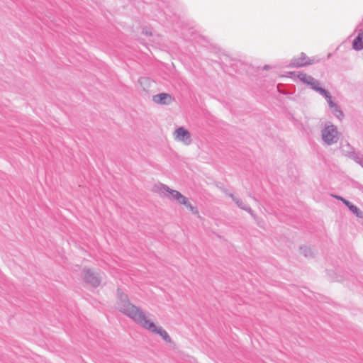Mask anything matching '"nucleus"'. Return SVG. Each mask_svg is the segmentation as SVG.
Masks as SVG:
<instances>
[{
	"label": "nucleus",
	"instance_id": "1",
	"mask_svg": "<svg viewBox=\"0 0 363 363\" xmlns=\"http://www.w3.org/2000/svg\"><path fill=\"white\" fill-rule=\"evenodd\" d=\"M118 308L143 328L160 335L164 341L171 342V337L166 330L162 327H158L140 308L130 303L126 298L121 300L118 303Z\"/></svg>",
	"mask_w": 363,
	"mask_h": 363
},
{
	"label": "nucleus",
	"instance_id": "2",
	"mask_svg": "<svg viewBox=\"0 0 363 363\" xmlns=\"http://www.w3.org/2000/svg\"><path fill=\"white\" fill-rule=\"evenodd\" d=\"M81 275L84 281L90 287L96 288L101 282L100 274L95 269L84 267Z\"/></svg>",
	"mask_w": 363,
	"mask_h": 363
},
{
	"label": "nucleus",
	"instance_id": "3",
	"mask_svg": "<svg viewBox=\"0 0 363 363\" xmlns=\"http://www.w3.org/2000/svg\"><path fill=\"white\" fill-rule=\"evenodd\" d=\"M162 189L166 191L168 194L165 195L167 198L172 200H174L177 201L179 204L185 206L189 211H191L194 213H197L198 211L196 208H194L189 202V199L182 195L180 192L170 189L167 186H162Z\"/></svg>",
	"mask_w": 363,
	"mask_h": 363
},
{
	"label": "nucleus",
	"instance_id": "4",
	"mask_svg": "<svg viewBox=\"0 0 363 363\" xmlns=\"http://www.w3.org/2000/svg\"><path fill=\"white\" fill-rule=\"evenodd\" d=\"M337 135V129L333 125L325 127L322 132L323 140L328 145L337 142L338 139Z\"/></svg>",
	"mask_w": 363,
	"mask_h": 363
},
{
	"label": "nucleus",
	"instance_id": "5",
	"mask_svg": "<svg viewBox=\"0 0 363 363\" xmlns=\"http://www.w3.org/2000/svg\"><path fill=\"white\" fill-rule=\"evenodd\" d=\"M174 137L176 140L182 142L186 145H189L191 142L190 133L183 127L176 129Z\"/></svg>",
	"mask_w": 363,
	"mask_h": 363
},
{
	"label": "nucleus",
	"instance_id": "6",
	"mask_svg": "<svg viewBox=\"0 0 363 363\" xmlns=\"http://www.w3.org/2000/svg\"><path fill=\"white\" fill-rule=\"evenodd\" d=\"M152 101L157 104L167 105L172 104L174 98L167 93H161L152 96Z\"/></svg>",
	"mask_w": 363,
	"mask_h": 363
},
{
	"label": "nucleus",
	"instance_id": "7",
	"mask_svg": "<svg viewBox=\"0 0 363 363\" xmlns=\"http://www.w3.org/2000/svg\"><path fill=\"white\" fill-rule=\"evenodd\" d=\"M352 47L356 50L363 49V30H359L357 36L353 40Z\"/></svg>",
	"mask_w": 363,
	"mask_h": 363
},
{
	"label": "nucleus",
	"instance_id": "8",
	"mask_svg": "<svg viewBox=\"0 0 363 363\" xmlns=\"http://www.w3.org/2000/svg\"><path fill=\"white\" fill-rule=\"evenodd\" d=\"M312 63L313 60H310L305 55L301 56L300 57L295 59L293 62V65L296 67H303L311 65Z\"/></svg>",
	"mask_w": 363,
	"mask_h": 363
},
{
	"label": "nucleus",
	"instance_id": "9",
	"mask_svg": "<svg viewBox=\"0 0 363 363\" xmlns=\"http://www.w3.org/2000/svg\"><path fill=\"white\" fill-rule=\"evenodd\" d=\"M312 88L325 97L328 103V105L333 106V101L332 99V97L326 90H325L323 88L318 87L316 85H312Z\"/></svg>",
	"mask_w": 363,
	"mask_h": 363
},
{
	"label": "nucleus",
	"instance_id": "10",
	"mask_svg": "<svg viewBox=\"0 0 363 363\" xmlns=\"http://www.w3.org/2000/svg\"><path fill=\"white\" fill-rule=\"evenodd\" d=\"M338 199H340L348 208L354 214H356L357 216H361L362 212L359 211V209L354 205L352 204L348 201L344 199L343 198L337 197Z\"/></svg>",
	"mask_w": 363,
	"mask_h": 363
},
{
	"label": "nucleus",
	"instance_id": "11",
	"mask_svg": "<svg viewBox=\"0 0 363 363\" xmlns=\"http://www.w3.org/2000/svg\"><path fill=\"white\" fill-rule=\"evenodd\" d=\"M330 108L333 110V113L337 117V118H342L343 116V113L341 111V110L339 108L337 105L333 101V106L329 105Z\"/></svg>",
	"mask_w": 363,
	"mask_h": 363
},
{
	"label": "nucleus",
	"instance_id": "12",
	"mask_svg": "<svg viewBox=\"0 0 363 363\" xmlns=\"http://www.w3.org/2000/svg\"><path fill=\"white\" fill-rule=\"evenodd\" d=\"M302 80L306 81L307 83H310L309 80H312L310 77H307L306 75H303V77L301 78Z\"/></svg>",
	"mask_w": 363,
	"mask_h": 363
}]
</instances>
